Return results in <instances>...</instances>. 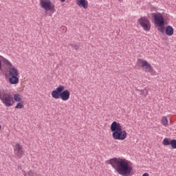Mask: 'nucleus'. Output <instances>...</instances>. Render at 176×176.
Wrapping results in <instances>:
<instances>
[{"label":"nucleus","mask_w":176,"mask_h":176,"mask_svg":"<svg viewBox=\"0 0 176 176\" xmlns=\"http://www.w3.org/2000/svg\"><path fill=\"white\" fill-rule=\"evenodd\" d=\"M106 163L111 164L120 175L129 176L134 174L133 166L130 165L129 161L126 159L115 157L107 160Z\"/></svg>","instance_id":"1"},{"label":"nucleus","mask_w":176,"mask_h":176,"mask_svg":"<svg viewBox=\"0 0 176 176\" xmlns=\"http://www.w3.org/2000/svg\"><path fill=\"white\" fill-rule=\"evenodd\" d=\"M110 130L113 132L112 137L113 140L123 141L127 138V132L125 130H122L120 123L116 121H113L111 123Z\"/></svg>","instance_id":"2"},{"label":"nucleus","mask_w":176,"mask_h":176,"mask_svg":"<svg viewBox=\"0 0 176 176\" xmlns=\"http://www.w3.org/2000/svg\"><path fill=\"white\" fill-rule=\"evenodd\" d=\"M52 98L58 100L61 98L62 101H68L71 96V92L68 89H65V87L60 85L55 90L51 93Z\"/></svg>","instance_id":"3"},{"label":"nucleus","mask_w":176,"mask_h":176,"mask_svg":"<svg viewBox=\"0 0 176 176\" xmlns=\"http://www.w3.org/2000/svg\"><path fill=\"white\" fill-rule=\"evenodd\" d=\"M151 16L153 18V23L155 27H158L157 30L162 33L164 32V30H166V28L164 27V16L160 12L151 13Z\"/></svg>","instance_id":"4"},{"label":"nucleus","mask_w":176,"mask_h":176,"mask_svg":"<svg viewBox=\"0 0 176 176\" xmlns=\"http://www.w3.org/2000/svg\"><path fill=\"white\" fill-rule=\"evenodd\" d=\"M0 100L6 107H12L14 104L12 94H6L3 89H0Z\"/></svg>","instance_id":"5"},{"label":"nucleus","mask_w":176,"mask_h":176,"mask_svg":"<svg viewBox=\"0 0 176 176\" xmlns=\"http://www.w3.org/2000/svg\"><path fill=\"white\" fill-rule=\"evenodd\" d=\"M40 5L45 10V14H47V12H52V13L56 12V6L50 0H40Z\"/></svg>","instance_id":"6"},{"label":"nucleus","mask_w":176,"mask_h":176,"mask_svg":"<svg viewBox=\"0 0 176 176\" xmlns=\"http://www.w3.org/2000/svg\"><path fill=\"white\" fill-rule=\"evenodd\" d=\"M140 25L143 28L144 31H151V21L148 18L144 16L138 20Z\"/></svg>","instance_id":"7"},{"label":"nucleus","mask_w":176,"mask_h":176,"mask_svg":"<svg viewBox=\"0 0 176 176\" xmlns=\"http://www.w3.org/2000/svg\"><path fill=\"white\" fill-rule=\"evenodd\" d=\"M14 153L15 156L19 157V159H21L23 157V155H24V150H23V146L20 145V144L17 143L15 145V148L14 149Z\"/></svg>","instance_id":"8"},{"label":"nucleus","mask_w":176,"mask_h":176,"mask_svg":"<svg viewBox=\"0 0 176 176\" xmlns=\"http://www.w3.org/2000/svg\"><path fill=\"white\" fill-rule=\"evenodd\" d=\"M138 61H140L142 63V68L146 67V71L149 72L150 74H153L155 72V70L153 69V67H152V65H151L150 63H148L146 60H142V59H138Z\"/></svg>","instance_id":"9"},{"label":"nucleus","mask_w":176,"mask_h":176,"mask_svg":"<svg viewBox=\"0 0 176 176\" xmlns=\"http://www.w3.org/2000/svg\"><path fill=\"white\" fill-rule=\"evenodd\" d=\"M76 5H78L79 8L87 9V8H89V1H87V0H76Z\"/></svg>","instance_id":"10"},{"label":"nucleus","mask_w":176,"mask_h":176,"mask_svg":"<svg viewBox=\"0 0 176 176\" xmlns=\"http://www.w3.org/2000/svg\"><path fill=\"white\" fill-rule=\"evenodd\" d=\"M165 32L168 36H172V35H174V28L171 25H167L165 28Z\"/></svg>","instance_id":"11"},{"label":"nucleus","mask_w":176,"mask_h":176,"mask_svg":"<svg viewBox=\"0 0 176 176\" xmlns=\"http://www.w3.org/2000/svg\"><path fill=\"white\" fill-rule=\"evenodd\" d=\"M9 83L10 85H17L19 81V76H11L8 78Z\"/></svg>","instance_id":"12"},{"label":"nucleus","mask_w":176,"mask_h":176,"mask_svg":"<svg viewBox=\"0 0 176 176\" xmlns=\"http://www.w3.org/2000/svg\"><path fill=\"white\" fill-rule=\"evenodd\" d=\"M10 76H19V70L16 67H12L9 69Z\"/></svg>","instance_id":"13"},{"label":"nucleus","mask_w":176,"mask_h":176,"mask_svg":"<svg viewBox=\"0 0 176 176\" xmlns=\"http://www.w3.org/2000/svg\"><path fill=\"white\" fill-rule=\"evenodd\" d=\"M24 107V101L19 102L16 104L15 109H21Z\"/></svg>","instance_id":"14"},{"label":"nucleus","mask_w":176,"mask_h":176,"mask_svg":"<svg viewBox=\"0 0 176 176\" xmlns=\"http://www.w3.org/2000/svg\"><path fill=\"white\" fill-rule=\"evenodd\" d=\"M14 100L16 102H20V101H21V95H20V94H14Z\"/></svg>","instance_id":"15"},{"label":"nucleus","mask_w":176,"mask_h":176,"mask_svg":"<svg viewBox=\"0 0 176 176\" xmlns=\"http://www.w3.org/2000/svg\"><path fill=\"white\" fill-rule=\"evenodd\" d=\"M162 124L163 126H167L168 124V120H167V118L163 117L162 119Z\"/></svg>","instance_id":"16"},{"label":"nucleus","mask_w":176,"mask_h":176,"mask_svg":"<svg viewBox=\"0 0 176 176\" xmlns=\"http://www.w3.org/2000/svg\"><path fill=\"white\" fill-rule=\"evenodd\" d=\"M171 142L168 141V139L167 138H164L163 140V145H165L166 146L170 145Z\"/></svg>","instance_id":"17"},{"label":"nucleus","mask_w":176,"mask_h":176,"mask_svg":"<svg viewBox=\"0 0 176 176\" xmlns=\"http://www.w3.org/2000/svg\"><path fill=\"white\" fill-rule=\"evenodd\" d=\"M170 146L173 149H176V140L173 139L170 140Z\"/></svg>","instance_id":"18"},{"label":"nucleus","mask_w":176,"mask_h":176,"mask_svg":"<svg viewBox=\"0 0 176 176\" xmlns=\"http://www.w3.org/2000/svg\"><path fill=\"white\" fill-rule=\"evenodd\" d=\"M4 63L6 65H8V67H13V65L9 61L8 59H4Z\"/></svg>","instance_id":"19"},{"label":"nucleus","mask_w":176,"mask_h":176,"mask_svg":"<svg viewBox=\"0 0 176 176\" xmlns=\"http://www.w3.org/2000/svg\"><path fill=\"white\" fill-rule=\"evenodd\" d=\"M69 46H71L72 47H73V49L76 50H79V47L76 44H69Z\"/></svg>","instance_id":"20"},{"label":"nucleus","mask_w":176,"mask_h":176,"mask_svg":"<svg viewBox=\"0 0 176 176\" xmlns=\"http://www.w3.org/2000/svg\"><path fill=\"white\" fill-rule=\"evenodd\" d=\"M2 56L0 55V58H1ZM3 69L2 68V60L0 58V71H3Z\"/></svg>","instance_id":"21"},{"label":"nucleus","mask_w":176,"mask_h":176,"mask_svg":"<svg viewBox=\"0 0 176 176\" xmlns=\"http://www.w3.org/2000/svg\"><path fill=\"white\" fill-rule=\"evenodd\" d=\"M140 91V96H142L144 94V89L139 90Z\"/></svg>","instance_id":"22"},{"label":"nucleus","mask_w":176,"mask_h":176,"mask_svg":"<svg viewBox=\"0 0 176 176\" xmlns=\"http://www.w3.org/2000/svg\"><path fill=\"white\" fill-rule=\"evenodd\" d=\"M142 176H149V174H148V173H144V174L142 175Z\"/></svg>","instance_id":"23"},{"label":"nucleus","mask_w":176,"mask_h":176,"mask_svg":"<svg viewBox=\"0 0 176 176\" xmlns=\"http://www.w3.org/2000/svg\"><path fill=\"white\" fill-rule=\"evenodd\" d=\"M50 12L49 13V16H52V14H53V13L54 12H52L51 11H50Z\"/></svg>","instance_id":"24"},{"label":"nucleus","mask_w":176,"mask_h":176,"mask_svg":"<svg viewBox=\"0 0 176 176\" xmlns=\"http://www.w3.org/2000/svg\"><path fill=\"white\" fill-rule=\"evenodd\" d=\"M18 168H19V169H21V166L19 165V166H18Z\"/></svg>","instance_id":"25"},{"label":"nucleus","mask_w":176,"mask_h":176,"mask_svg":"<svg viewBox=\"0 0 176 176\" xmlns=\"http://www.w3.org/2000/svg\"><path fill=\"white\" fill-rule=\"evenodd\" d=\"M60 2H65V0H60Z\"/></svg>","instance_id":"26"},{"label":"nucleus","mask_w":176,"mask_h":176,"mask_svg":"<svg viewBox=\"0 0 176 176\" xmlns=\"http://www.w3.org/2000/svg\"><path fill=\"white\" fill-rule=\"evenodd\" d=\"M140 89H138V88H136L137 91H140Z\"/></svg>","instance_id":"27"},{"label":"nucleus","mask_w":176,"mask_h":176,"mask_svg":"<svg viewBox=\"0 0 176 176\" xmlns=\"http://www.w3.org/2000/svg\"><path fill=\"white\" fill-rule=\"evenodd\" d=\"M2 129V126L0 125V130Z\"/></svg>","instance_id":"28"},{"label":"nucleus","mask_w":176,"mask_h":176,"mask_svg":"<svg viewBox=\"0 0 176 176\" xmlns=\"http://www.w3.org/2000/svg\"><path fill=\"white\" fill-rule=\"evenodd\" d=\"M5 76H6V78H8V75L7 74H5Z\"/></svg>","instance_id":"29"},{"label":"nucleus","mask_w":176,"mask_h":176,"mask_svg":"<svg viewBox=\"0 0 176 176\" xmlns=\"http://www.w3.org/2000/svg\"><path fill=\"white\" fill-rule=\"evenodd\" d=\"M119 1H123V0H119Z\"/></svg>","instance_id":"30"}]
</instances>
